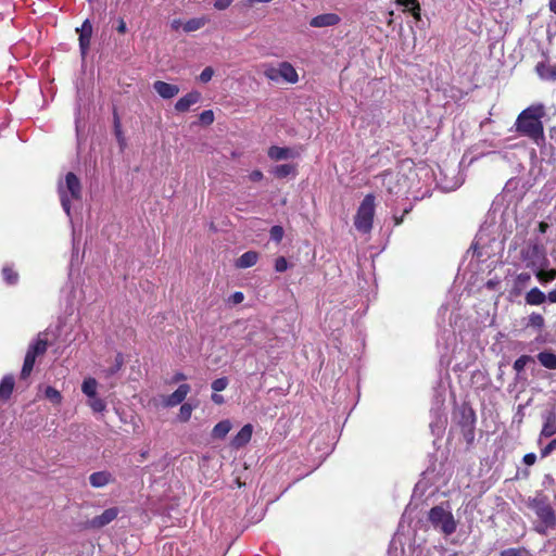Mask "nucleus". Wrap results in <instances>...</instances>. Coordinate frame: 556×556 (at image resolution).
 I'll return each mask as SVG.
<instances>
[{"instance_id":"nucleus-34","label":"nucleus","mask_w":556,"mask_h":556,"mask_svg":"<svg viewBox=\"0 0 556 556\" xmlns=\"http://www.w3.org/2000/svg\"><path fill=\"white\" fill-rule=\"evenodd\" d=\"M528 325L533 328L541 329L544 326V318L541 314L532 313L529 316Z\"/></svg>"},{"instance_id":"nucleus-49","label":"nucleus","mask_w":556,"mask_h":556,"mask_svg":"<svg viewBox=\"0 0 556 556\" xmlns=\"http://www.w3.org/2000/svg\"><path fill=\"white\" fill-rule=\"evenodd\" d=\"M416 2H418V1L417 0H396V3L399 5L404 7L406 10H408L413 5V3H416Z\"/></svg>"},{"instance_id":"nucleus-57","label":"nucleus","mask_w":556,"mask_h":556,"mask_svg":"<svg viewBox=\"0 0 556 556\" xmlns=\"http://www.w3.org/2000/svg\"><path fill=\"white\" fill-rule=\"evenodd\" d=\"M548 8L553 13L556 14V0H549Z\"/></svg>"},{"instance_id":"nucleus-9","label":"nucleus","mask_w":556,"mask_h":556,"mask_svg":"<svg viewBox=\"0 0 556 556\" xmlns=\"http://www.w3.org/2000/svg\"><path fill=\"white\" fill-rule=\"evenodd\" d=\"M340 22L341 18L338 14L325 13L311 18L309 26L314 28L332 27L338 25Z\"/></svg>"},{"instance_id":"nucleus-19","label":"nucleus","mask_w":556,"mask_h":556,"mask_svg":"<svg viewBox=\"0 0 556 556\" xmlns=\"http://www.w3.org/2000/svg\"><path fill=\"white\" fill-rule=\"evenodd\" d=\"M525 301L528 305H541L546 301V294L534 287L526 293Z\"/></svg>"},{"instance_id":"nucleus-13","label":"nucleus","mask_w":556,"mask_h":556,"mask_svg":"<svg viewBox=\"0 0 556 556\" xmlns=\"http://www.w3.org/2000/svg\"><path fill=\"white\" fill-rule=\"evenodd\" d=\"M153 88L163 99H172L179 92V87L177 85L168 84L162 80L154 81Z\"/></svg>"},{"instance_id":"nucleus-1","label":"nucleus","mask_w":556,"mask_h":556,"mask_svg":"<svg viewBox=\"0 0 556 556\" xmlns=\"http://www.w3.org/2000/svg\"><path fill=\"white\" fill-rule=\"evenodd\" d=\"M545 115L543 104H534L525 109L517 117L515 127L520 135L529 137L536 144L544 140L542 118Z\"/></svg>"},{"instance_id":"nucleus-22","label":"nucleus","mask_w":556,"mask_h":556,"mask_svg":"<svg viewBox=\"0 0 556 556\" xmlns=\"http://www.w3.org/2000/svg\"><path fill=\"white\" fill-rule=\"evenodd\" d=\"M536 279L542 283L546 285L556 279V269L546 270L543 265L534 269Z\"/></svg>"},{"instance_id":"nucleus-41","label":"nucleus","mask_w":556,"mask_h":556,"mask_svg":"<svg viewBox=\"0 0 556 556\" xmlns=\"http://www.w3.org/2000/svg\"><path fill=\"white\" fill-rule=\"evenodd\" d=\"M200 121L201 123L205 124V125H210L214 122V113L212 110H206V111H203L201 114H200Z\"/></svg>"},{"instance_id":"nucleus-29","label":"nucleus","mask_w":556,"mask_h":556,"mask_svg":"<svg viewBox=\"0 0 556 556\" xmlns=\"http://www.w3.org/2000/svg\"><path fill=\"white\" fill-rule=\"evenodd\" d=\"M264 76L271 81H279V65L275 67L269 63L262 65Z\"/></svg>"},{"instance_id":"nucleus-48","label":"nucleus","mask_w":556,"mask_h":556,"mask_svg":"<svg viewBox=\"0 0 556 556\" xmlns=\"http://www.w3.org/2000/svg\"><path fill=\"white\" fill-rule=\"evenodd\" d=\"M249 177H250V179H251L252 181H260V180H262V179H263V173H262L261 170L256 169V170H253V172L250 174V176H249Z\"/></svg>"},{"instance_id":"nucleus-21","label":"nucleus","mask_w":556,"mask_h":556,"mask_svg":"<svg viewBox=\"0 0 556 556\" xmlns=\"http://www.w3.org/2000/svg\"><path fill=\"white\" fill-rule=\"evenodd\" d=\"M231 422L228 419H224L216 424L212 430L213 439H224L231 430Z\"/></svg>"},{"instance_id":"nucleus-55","label":"nucleus","mask_w":556,"mask_h":556,"mask_svg":"<svg viewBox=\"0 0 556 556\" xmlns=\"http://www.w3.org/2000/svg\"><path fill=\"white\" fill-rule=\"evenodd\" d=\"M186 379V376L182 374V372H177L174 377H173V382H178V381H182Z\"/></svg>"},{"instance_id":"nucleus-36","label":"nucleus","mask_w":556,"mask_h":556,"mask_svg":"<svg viewBox=\"0 0 556 556\" xmlns=\"http://www.w3.org/2000/svg\"><path fill=\"white\" fill-rule=\"evenodd\" d=\"M532 361L531 356H528V355H522L520 356L519 358H517L514 363V369L517 371V372H520L525 369L526 365Z\"/></svg>"},{"instance_id":"nucleus-35","label":"nucleus","mask_w":556,"mask_h":556,"mask_svg":"<svg viewBox=\"0 0 556 556\" xmlns=\"http://www.w3.org/2000/svg\"><path fill=\"white\" fill-rule=\"evenodd\" d=\"M501 556H529L525 548H507L500 552Z\"/></svg>"},{"instance_id":"nucleus-24","label":"nucleus","mask_w":556,"mask_h":556,"mask_svg":"<svg viewBox=\"0 0 556 556\" xmlns=\"http://www.w3.org/2000/svg\"><path fill=\"white\" fill-rule=\"evenodd\" d=\"M538 75L543 79H556V67L546 63H539L535 67Z\"/></svg>"},{"instance_id":"nucleus-33","label":"nucleus","mask_w":556,"mask_h":556,"mask_svg":"<svg viewBox=\"0 0 556 556\" xmlns=\"http://www.w3.org/2000/svg\"><path fill=\"white\" fill-rule=\"evenodd\" d=\"M45 395L48 400L55 404H60L62 402L61 393L53 387H47L45 390Z\"/></svg>"},{"instance_id":"nucleus-58","label":"nucleus","mask_w":556,"mask_h":556,"mask_svg":"<svg viewBox=\"0 0 556 556\" xmlns=\"http://www.w3.org/2000/svg\"><path fill=\"white\" fill-rule=\"evenodd\" d=\"M539 227H540V231H541V232H545V230H546V228H547V224H545V223H540Z\"/></svg>"},{"instance_id":"nucleus-50","label":"nucleus","mask_w":556,"mask_h":556,"mask_svg":"<svg viewBox=\"0 0 556 556\" xmlns=\"http://www.w3.org/2000/svg\"><path fill=\"white\" fill-rule=\"evenodd\" d=\"M546 301H548L549 303H556V289L549 291L546 294Z\"/></svg>"},{"instance_id":"nucleus-51","label":"nucleus","mask_w":556,"mask_h":556,"mask_svg":"<svg viewBox=\"0 0 556 556\" xmlns=\"http://www.w3.org/2000/svg\"><path fill=\"white\" fill-rule=\"evenodd\" d=\"M212 401L215 403V404H223L224 403V397L219 394H217V392H215L213 395H212Z\"/></svg>"},{"instance_id":"nucleus-20","label":"nucleus","mask_w":556,"mask_h":556,"mask_svg":"<svg viewBox=\"0 0 556 556\" xmlns=\"http://www.w3.org/2000/svg\"><path fill=\"white\" fill-rule=\"evenodd\" d=\"M556 433V415L548 413L545 416V421L541 431V435L549 438Z\"/></svg>"},{"instance_id":"nucleus-40","label":"nucleus","mask_w":556,"mask_h":556,"mask_svg":"<svg viewBox=\"0 0 556 556\" xmlns=\"http://www.w3.org/2000/svg\"><path fill=\"white\" fill-rule=\"evenodd\" d=\"M213 75H214V70L212 67L207 66L201 72L199 79H200V81L205 84L212 79Z\"/></svg>"},{"instance_id":"nucleus-16","label":"nucleus","mask_w":556,"mask_h":556,"mask_svg":"<svg viewBox=\"0 0 556 556\" xmlns=\"http://www.w3.org/2000/svg\"><path fill=\"white\" fill-rule=\"evenodd\" d=\"M253 427L250 424L244 425L231 441V445L236 448L244 446L251 440Z\"/></svg>"},{"instance_id":"nucleus-39","label":"nucleus","mask_w":556,"mask_h":556,"mask_svg":"<svg viewBox=\"0 0 556 556\" xmlns=\"http://www.w3.org/2000/svg\"><path fill=\"white\" fill-rule=\"evenodd\" d=\"M2 274H3L4 280L8 283L13 285L17 281V274L14 273L11 268H8V267L3 268Z\"/></svg>"},{"instance_id":"nucleus-4","label":"nucleus","mask_w":556,"mask_h":556,"mask_svg":"<svg viewBox=\"0 0 556 556\" xmlns=\"http://www.w3.org/2000/svg\"><path fill=\"white\" fill-rule=\"evenodd\" d=\"M374 215L375 197L372 194H367L358 206L357 213L355 215V228L363 233H368L372 228Z\"/></svg>"},{"instance_id":"nucleus-44","label":"nucleus","mask_w":556,"mask_h":556,"mask_svg":"<svg viewBox=\"0 0 556 556\" xmlns=\"http://www.w3.org/2000/svg\"><path fill=\"white\" fill-rule=\"evenodd\" d=\"M232 0H216L214 7L217 10H225L231 4Z\"/></svg>"},{"instance_id":"nucleus-17","label":"nucleus","mask_w":556,"mask_h":556,"mask_svg":"<svg viewBox=\"0 0 556 556\" xmlns=\"http://www.w3.org/2000/svg\"><path fill=\"white\" fill-rule=\"evenodd\" d=\"M89 482L93 488H103L113 482V477L109 471H97L90 475Z\"/></svg>"},{"instance_id":"nucleus-6","label":"nucleus","mask_w":556,"mask_h":556,"mask_svg":"<svg viewBox=\"0 0 556 556\" xmlns=\"http://www.w3.org/2000/svg\"><path fill=\"white\" fill-rule=\"evenodd\" d=\"M47 349L48 340L43 333H39L37 339L28 346L21 371V378L26 379L30 375L36 362V357L43 355Z\"/></svg>"},{"instance_id":"nucleus-11","label":"nucleus","mask_w":556,"mask_h":556,"mask_svg":"<svg viewBox=\"0 0 556 556\" xmlns=\"http://www.w3.org/2000/svg\"><path fill=\"white\" fill-rule=\"evenodd\" d=\"M79 33V48L81 54L85 55L90 46V38L92 35V25L89 20H86L80 28H77Z\"/></svg>"},{"instance_id":"nucleus-45","label":"nucleus","mask_w":556,"mask_h":556,"mask_svg":"<svg viewBox=\"0 0 556 556\" xmlns=\"http://www.w3.org/2000/svg\"><path fill=\"white\" fill-rule=\"evenodd\" d=\"M115 362H116V363H115V366H114V368H112V369L110 370V375L115 374V372H116L117 370H119V369H121V367L123 366L124 361H123V357H122V355H121V354H118V355L116 356Z\"/></svg>"},{"instance_id":"nucleus-5","label":"nucleus","mask_w":556,"mask_h":556,"mask_svg":"<svg viewBox=\"0 0 556 556\" xmlns=\"http://www.w3.org/2000/svg\"><path fill=\"white\" fill-rule=\"evenodd\" d=\"M429 521L434 529L440 530L445 535H451L457 528L453 514L442 506H434L430 509Z\"/></svg>"},{"instance_id":"nucleus-56","label":"nucleus","mask_w":556,"mask_h":556,"mask_svg":"<svg viewBox=\"0 0 556 556\" xmlns=\"http://www.w3.org/2000/svg\"><path fill=\"white\" fill-rule=\"evenodd\" d=\"M180 26L184 27V24H182V22L180 20H174L172 22V28L173 29H178Z\"/></svg>"},{"instance_id":"nucleus-46","label":"nucleus","mask_w":556,"mask_h":556,"mask_svg":"<svg viewBox=\"0 0 556 556\" xmlns=\"http://www.w3.org/2000/svg\"><path fill=\"white\" fill-rule=\"evenodd\" d=\"M230 300L233 304H240L243 300H244V295L242 292H235L231 296H230Z\"/></svg>"},{"instance_id":"nucleus-54","label":"nucleus","mask_w":556,"mask_h":556,"mask_svg":"<svg viewBox=\"0 0 556 556\" xmlns=\"http://www.w3.org/2000/svg\"><path fill=\"white\" fill-rule=\"evenodd\" d=\"M531 252L533 255H543L542 249L536 244L531 248Z\"/></svg>"},{"instance_id":"nucleus-3","label":"nucleus","mask_w":556,"mask_h":556,"mask_svg":"<svg viewBox=\"0 0 556 556\" xmlns=\"http://www.w3.org/2000/svg\"><path fill=\"white\" fill-rule=\"evenodd\" d=\"M59 194L63 210L67 215L71 213V201L79 200L81 197V186L77 176L73 173H67L65 181L59 182Z\"/></svg>"},{"instance_id":"nucleus-38","label":"nucleus","mask_w":556,"mask_h":556,"mask_svg":"<svg viewBox=\"0 0 556 556\" xmlns=\"http://www.w3.org/2000/svg\"><path fill=\"white\" fill-rule=\"evenodd\" d=\"M283 228L281 226H273L270 229V238L276 242H280L283 237Z\"/></svg>"},{"instance_id":"nucleus-27","label":"nucleus","mask_w":556,"mask_h":556,"mask_svg":"<svg viewBox=\"0 0 556 556\" xmlns=\"http://www.w3.org/2000/svg\"><path fill=\"white\" fill-rule=\"evenodd\" d=\"M98 382L94 378H86L81 384V391L89 399L97 395Z\"/></svg>"},{"instance_id":"nucleus-37","label":"nucleus","mask_w":556,"mask_h":556,"mask_svg":"<svg viewBox=\"0 0 556 556\" xmlns=\"http://www.w3.org/2000/svg\"><path fill=\"white\" fill-rule=\"evenodd\" d=\"M228 379L226 377L218 378L212 382V389L215 392L224 391L228 386Z\"/></svg>"},{"instance_id":"nucleus-30","label":"nucleus","mask_w":556,"mask_h":556,"mask_svg":"<svg viewBox=\"0 0 556 556\" xmlns=\"http://www.w3.org/2000/svg\"><path fill=\"white\" fill-rule=\"evenodd\" d=\"M293 172L294 166L290 164H281L273 168V174L278 178H285Z\"/></svg>"},{"instance_id":"nucleus-12","label":"nucleus","mask_w":556,"mask_h":556,"mask_svg":"<svg viewBox=\"0 0 556 556\" xmlns=\"http://www.w3.org/2000/svg\"><path fill=\"white\" fill-rule=\"evenodd\" d=\"M279 79L292 85L299 81L298 72L291 63L287 61L279 63Z\"/></svg>"},{"instance_id":"nucleus-2","label":"nucleus","mask_w":556,"mask_h":556,"mask_svg":"<svg viewBox=\"0 0 556 556\" xmlns=\"http://www.w3.org/2000/svg\"><path fill=\"white\" fill-rule=\"evenodd\" d=\"M527 506L535 513L540 520L535 528L539 533L544 534L547 530L555 528L556 516L546 496L539 494L534 497H530L527 502Z\"/></svg>"},{"instance_id":"nucleus-8","label":"nucleus","mask_w":556,"mask_h":556,"mask_svg":"<svg viewBox=\"0 0 556 556\" xmlns=\"http://www.w3.org/2000/svg\"><path fill=\"white\" fill-rule=\"evenodd\" d=\"M402 176L397 173H384L382 185L390 194H399L403 191Z\"/></svg>"},{"instance_id":"nucleus-43","label":"nucleus","mask_w":556,"mask_h":556,"mask_svg":"<svg viewBox=\"0 0 556 556\" xmlns=\"http://www.w3.org/2000/svg\"><path fill=\"white\" fill-rule=\"evenodd\" d=\"M407 11H409L412 13V15L414 16V18L416 21L420 20V4H419V2L413 3V5Z\"/></svg>"},{"instance_id":"nucleus-32","label":"nucleus","mask_w":556,"mask_h":556,"mask_svg":"<svg viewBox=\"0 0 556 556\" xmlns=\"http://www.w3.org/2000/svg\"><path fill=\"white\" fill-rule=\"evenodd\" d=\"M193 409H194V406H192L191 404H189V403L182 404L179 409L178 419L182 422L188 421L191 417Z\"/></svg>"},{"instance_id":"nucleus-23","label":"nucleus","mask_w":556,"mask_h":556,"mask_svg":"<svg viewBox=\"0 0 556 556\" xmlns=\"http://www.w3.org/2000/svg\"><path fill=\"white\" fill-rule=\"evenodd\" d=\"M14 389V378L12 376H5L0 382V400L7 401Z\"/></svg>"},{"instance_id":"nucleus-52","label":"nucleus","mask_w":556,"mask_h":556,"mask_svg":"<svg viewBox=\"0 0 556 556\" xmlns=\"http://www.w3.org/2000/svg\"><path fill=\"white\" fill-rule=\"evenodd\" d=\"M552 451H556V447H552V441L542 451V456H547Z\"/></svg>"},{"instance_id":"nucleus-10","label":"nucleus","mask_w":556,"mask_h":556,"mask_svg":"<svg viewBox=\"0 0 556 556\" xmlns=\"http://www.w3.org/2000/svg\"><path fill=\"white\" fill-rule=\"evenodd\" d=\"M190 390L191 388L189 384H180L175 392H173L163 400V404L167 407H174L181 404L187 397Z\"/></svg>"},{"instance_id":"nucleus-53","label":"nucleus","mask_w":556,"mask_h":556,"mask_svg":"<svg viewBox=\"0 0 556 556\" xmlns=\"http://www.w3.org/2000/svg\"><path fill=\"white\" fill-rule=\"evenodd\" d=\"M126 30H127L126 23L124 22V20H119L118 26H117V31L121 34H124V33H126Z\"/></svg>"},{"instance_id":"nucleus-31","label":"nucleus","mask_w":556,"mask_h":556,"mask_svg":"<svg viewBox=\"0 0 556 556\" xmlns=\"http://www.w3.org/2000/svg\"><path fill=\"white\" fill-rule=\"evenodd\" d=\"M88 405L94 413H101L106 408L105 402L97 395L89 399Z\"/></svg>"},{"instance_id":"nucleus-18","label":"nucleus","mask_w":556,"mask_h":556,"mask_svg":"<svg viewBox=\"0 0 556 556\" xmlns=\"http://www.w3.org/2000/svg\"><path fill=\"white\" fill-rule=\"evenodd\" d=\"M258 253L255 251H248L243 253L235 263L237 268H249L256 264Z\"/></svg>"},{"instance_id":"nucleus-42","label":"nucleus","mask_w":556,"mask_h":556,"mask_svg":"<svg viewBox=\"0 0 556 556\" xmlns=\"http://www.w3.org/2000/svg\"><path fill=\"white\" fill-rule=\"evenodd\" d=\"M287 268H288V262L283 256L276 258V262H275L276 271L282 273V271L287 270Z\"/></svg>"},{"instance_id":"nucleus-28","label":"nucleus","mask_w":556,"mask_h":556,"mask_svg":"<svg viewBox=\"0 0 556 556\" xmlns=\"http://www.w3.org/2000/svg\"><path fill=\"white\" fill-rule=\"evenodd\" d=\"M530 281L531 275L529 273H520L515 278L514 289L519 293L530 283Z\"/></svg>"},{"instance_id":"nucleus-7","label":"nucleus","mask_w":556,"mask_h":556,"mask_svg":"<svg viewBox=\"0 0 556 556\" xmlns=\"http://www.w3.org/2000/svg\"><path fill=\"white\" fill-rule=\"evenodd\" d=\"M119 510L116 507L105 509L101 515L93 517L85 522V529H101L112 522L118 516Z\"/></svg>"},{"instance_id":"nucleus-25","label":"nucleus","mask_w":556,"mask_h":556,"mask_svg":"<svg viewBox=\"0 0 556 556\" xmlns=\"http://www.w3.org/2000/svg\"><path fill=\"white\" fill-rule=\"evenodd\" d=\"M538 359L543 367L547 369H556V354L544 351L538 354Z\"/></svg>"},{"instance_id":"nucleus-26","label":"nucleus","mask_w":556,"mask_h":556,"mask_svg":"<svg viewBox=\"0 0 556 556\" xmlns=\"http://www.w3.org/2000/svg\"><path fill=\"white\" fill-rule=\"evenodd\" d=\"M206 23H207V18L204 16L191 18V20L187 21L186 23H184V30L186 33L195 31V30L202 28Z\"/></svg>"},{"instance_id":"nucleus-47","label":"nucleus","mask_w":556,"mask_h":556,"mask_svg":"<svg viewBox=\"0 0 556 556\" xmlns=\"http://www.w3.org/2000/svg\"><path fill=\"white\" fill-rule=\"evenodd\" d=\"M536 460V456L533 453L526 454L523 457V463L528 466H532Z\"/></svg>"},{"instance_id":"nucleus-14","label":"nucleus","mask_w":556,"mask_h":556,"mask_svg":"<svg viewBox=\"0 0 556 556\" xmlns=\"http://www.w3.org/2000/svg\"><path fill=\"white\" fill-rule=\"evenodd\" d=\"M200 99L201 93L199 91H191L176 102L175 109L178 112H187L190 106L198 103Z\"/></svg>"},{"instance_id":"nucleus-15","label":"nucleus","mask_w":556,"mask_h":556,"mask_svg":"<svg viewBox=\"0 0 556 556\" xmlns=\"http://www.w3.org/2000/svg\"><path fill=\"white\" fill-rule=\"evenodd\" d=\"M268 156L274 161H281L293 159L298 156V153L290 148L273 146L268 149Z\"/></svg>"}]
</instances>
